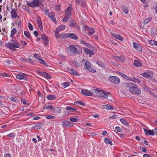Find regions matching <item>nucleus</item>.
<instances>
[{"label": "nucleus", "mask_w": 157, "mask_h": 157, "mask_svg": "<svg viewBox=\"0 0 157 157\" xmlns=\"http://www.w3.org/2000/svg\"><path fill=\"white\" fill-rule=\"evenodd\" d=\"M41 39L44 40L48 39L47 36L44 33H43L41 36Z\"/></svg>", "instance_id": "37998d69"}, {"label": "nucleus", "mask_w": 157, "mask_h": 157, "mask_svg": "<svg viewBox=\"0 0 157 157\" xmlns=\"http://www.w3.org/2000/svg\"><path fill=\"white\" fill-rule=\"evenodd\" d=\"M120 121L124 125L128 126L129 124L127 121H125L124 119L121 118L120 119Z\"/></svg>", "instance_id": "cd10ccee"}, {"label": "nucleus", "mask_w": 157, "mask_h": 157, "mask_svg": "<svg viewBox=\"0 0 157 157\" xmlns=\"http://www.w3.org/2000/svg\"><path fill=\"white\" fill-rule=\"evenodd\" d=\"M72 63L73 64H74L76 66H79V63H78L76 62L75 61H73Z\"/></svg>", "instance_id": "052dcab7"}, {"label": "nucleus", "mask_w": 157, "mask_h": 157, "mask_svg": "<svg viewBox=\"0 0 157 157\" xmlns=\"http://www.w3.org/2000/svg\"><path fill=\"white\" fill-rule=\"evenodd\" d=\"M47 98L49 100H53L56 98V96L53 95H48L47 97Z\"/></svg>", "instance_id": "bb28decb"}, {"label": "nucleus", "mask_w": 157, "mask_h": 157, "mask_svg": "<svg viewBox=\"0 0 157 157\" xmlns=\"http://www.w3.org/2000/svg\"><path fill=\"white\" fill-rule=\"evenodd\" d=\"M85 65L86 69L90 71L95 73L96 72V70L94 69H92L91 67V64L90 62L86 61L85 63Z\"/></svg>", "instance_id": "39448f33"}, {"label": "nucleus", "mask_w": 157, "mask_h": 157, "mask_svg": "<svg viewBox=\"0 0 157 157\" xmlns=\"http://www.w3.org/2000/svg\"><path fill=\"white\" fill-rule=\"evenodd\" d=\"M140 149L142 151L144 152H146L147 151V149H146V148L144 147H140Z\"/></svg>", "instance_id": "4d7b16f0"}, {"label": "nucleus", "mask_w": 157, "mask_h": 157, "mask_svg": "<svg viewBox=\"0 0 157 157\" xmlns=\"http://www.w3.org/2000/svg\"><path fill=\"white\" fill-rule=\"evenodd\" d=\"M143 157H151V156L149 154H144L143 155Z\"/></svg>", "instance_id": "338daca9"}, {"label": "nucleus", "mask_w": 157, "mask_h": 157, "mask_svg": "<svg viewBox=\"0 0 157 157\" xmlns=\"http://www.w3.org/2000/svg\"><path fill=\"white\" fill-rule=\"evenodd\" d=\"M44 109H50L52 111H54L55 110V108L52 105H48L46 106L45 105L44 107Z\"/></svg>", "instance_id": "393cba45"}, {"label": "nucleus", "mask_w": 157, "mask_h": 157, "mask_svg": "<svg viewBox=\"0 0 157 157\" xmlns=\"http://www.w3.org/2000/svg\"><path fill=\"white\" fill-rule=\"evenodd\" d=\"M59 36L62 38L65 39L68 38L69 33L61 34Z\"/></svg>", "instance_id": "a878e982"}, {"label": "nucleus", "mask_w": 157, "mask_h": 157, "mask_svg": "<svg viewBox=\"0 0 157 157\" xmlns=\"http://www.w3.org/2000/svg\"><path fill=\"white\" fill-rule=\"evenodd\" d=\"M56 112L58 113H59L61 111V109L59 107H56L55 108Z\"/></svg>", "instance_id": "603ef678"}, {"label": "nucleus", "mask_w": 157, "mask_h": 157, "mask_svg": "<svg viewBox=\"0 0 157 157\" xmlns=\"http://www.w3.org/2000/svg\"><path fill=\"white\" fill-rule=\"evenodd\" d=\"M4 157H11V154L9 153H7L4 155Z\"/></svg>", "instance_id": "774afa93"}, {"label": "nucleus", "mask_w": 157, "mask_h": 157, "mask_svg": "<svg viewBox=\"0 0 157 157\" xmlns=\"http://www.w3.org/2000/svg\"><path fill=\"white\" fill-rule=\"evenodd\" d=\"M129 86V90L132 93L135 94H140L141 93V90L137 87L136 86V85L132 83H128Z\"/></svg>", "instance_id": "7ed1b4c3"}, {"label": "nucleus", "mask_w": 157, "mask_h": 157, "mask_svg": "<svg viewBox=\"0 0 157 157\" xmlns=\"http://www.w3.org/2000/svg\"><path fill=\"white\" fill-rule=\"evenodd\" d=\"M153 74L152 72H150V74H148V73H147V72L145 73H142L140 75L144 77L147 78L148 77L151 78L152 77L153 75Z\"/></svg>", "instance_id": "f3484780"}, {"label": "nucleus", "mask_w": 157, "mask_h": 157, "mask_svg": "<svg viewBox=\"0 0 157 157\" xmlns=\"http://www.w3.org/2000/svg\"><path fill=\"white\" fill-rule=\"evenodd\" d=\"M93 90L94 91V92L97 94V96L101 98H103L104 97V95H103V93H100L99 91L98 92H96V89H93Z\"/></svg>", "instance_id": "5701e85b"}, {"label": "nucleus", "mask_w": 157, "mask_h": 157, "mask_svg": "<svg viewBox=\"0 0 157 157\" xmlns=\"http://www.w3.org/2000/svg\"><path fill=\"white\" fill-rule=\"evenodd\" d=\"M49 18L55 24H56L57 21L56 19L54 13L53 12L50 13V14L49 15Z\"/></svg>", "instance_id": "4468645a"}, {"label": "nucleus", "mask_w": 157, "mask_h": 157, "mask_svg": "<svg viewBox=\"0 0 157 157\" xmlns=\"http://www.w3.org/2000/svg\"><path fill=\"white\" fill-rule=\"evenodd\" d=\"M0 75L5 77H9L10 75L9 74L5 72L0 73Z\"/></svg>", "instance_id": "a19ab883"}, {"label": "nucleus", "mask_w": 157, "mask_h": 157, "mask_svg": "<svg viewBox=\"0 0 157 157\" xmlns=\"http://www.w3.org/2000/svg\"><path fill=\"white\" fill-rule=\"evenodd\" d=\"M151 20V17H148L146 19H145V20H144V23L145 24H146L147 23H148L149 22H150Z\"/></svg>", "instance_id": "e433bc0d"}, {"label": "nucleus", "mask_w": 157, "mask_h": 157, "mask_svg": "<svg viewBox=\"0 0 157 157\" xmlns=\"http://www.w3.org/2000/svg\"><path fill=\"white\" fill-rule=\"evenodd\" d=\"M20 60L23 63H26L27 62V60L23 58H21Z\"/></svg>", "instance_id": "5fc2aeb1"}, {"label": "nucleus", "mask_w": 157, "mask_h": 157, "mask_svg": "<svg viewBox=\"0 0 157 157\" xmlns=\"http://www.w3.org/2000/svg\"><path fill=\"white\" fill-rule=\"evenodd\" d=\"M62 126H63L69 127H72L73 125L72 123H71L69 121H65L62 122Z\"/></svg>", "instance_id": "f8f14e48"}, {"label": "nucleus", "mask_w": 157, "mask_h": 157, "mask_svg": "<svg viewBox=\"0 0 157 157\" xmlns=\"http://www.w3.org/2000/svg\"><path fill=\"white\" fill-rule=\"evenodd\" d=\"M7 136L8 137H15V134L13 132L10 133L7 135Z\"/></svg>", "instance_id": "a18cd8bd"}, {"label": "nucleus", "mask_w": 157, "mask_h": 157, "mask_svg": "<svg viewBox=\"0 0 157 157\" xmlns=\"http://www.w3.org/2000/svg\"><path fill=\"white\" fill-rule=\"evenodd\" d=\"M79 120V119L78 118H76L74 117H71V118L70 119V121H71L72 122H76L78 121Z\"/></svg>", "instance_id": "ea45409f"}, {"label": "nucleus", "mask_w": 157, "mask_h": 157, "mask_svg": "<svg viewBox=\"0 0 157 157\" xmlns=\"http://www.w3.org/2000/svg\"><path fill=\"white\" fill-rule=\"evenodd\" d=\"M69 51L75 54H79L82 51V48L76 45H71L68 47Z\"/></svg>", "instance_id": "f03ea898"}, {"label": "nucleus", "mask_w": 157, "mask_h": 157, "mask_svg": "<svg viewBox=\"0 0 157 157\" xmlns=\"http://www.w3.org/2000/svg\"><path fill=\"white\" fill-rule=\"evenodd\" d=\"M83 50L87 54H89L90 50L89 49L85 48H83Z\"/></svg>", "instance_id": "09e8293b"}, {"label": "nucleus", "mask_w": 157, "mask_h": 157, "mask_svg": "<svg viewBox=\"0 0 157 157\" xmlns=\"http://www.w3.org/2000/svg\"><path fill=\"white\" fill-rule=\"evenodd\" d=\"M122 9L124 13L127 14L128 13V10L127 8L124 6H123L122 7Z\"/></svg>", "instance_id": "c9c22d12"}, {"label": "nucleus", "mask_w": 157, "mask_h": 157, "mask_svg": "<svg viewBox=\"0 0 157 157\" xmlns=\"http://www.w3.org/2000/svg\"><path fill=\"white\" fill-rule=\"evenodd\" d=\"M27 76L28 75L27 74L22 73L18 74L16 75V78L18 79H23L25 81H27L28 80Z\"/></svg>", "instance_id": "20e7f679"}, {"label": "nucleus", "mask_w": 157, "mask_h": 157, "mask_svg": "<svg viewBox=\"0 0 157 157\" xmlns=\"http://www.w3.org/2000/svg\"><path fill=\"white\" fill-rule=\"evenodd\" d=\"M46 118L48 119H54L55 118V117L50 115H47Z\"/></svg>", "instance_id": "c03bdc74"}, {"label": "nucleus", "mask_w": 157, "mask_h": 157, "mask_svg": "<svg viewBox=\"0 0 157 157\" xmlns=\"http://www.w3.org/2000/svg\"><path fill=\"white\" fill-rule=\"evenodd\" d=\"M59 31L57 30L56 29V30L55 31V36L57 38H58V37H59V34H58V33H59Z\"/></svg>", "instance_id": "3c124183"}, {"label": "nucleus", "mask_w": 157, "mask_h": 157, "mask_svg": "<svg viewBox=\"0 0 157 157\" xmlns=\"http://www.w3.org/2000/svg\"><path fill=\"white\" fill-rule=\"evenodd\" d=\"M74 103L75 104L80 105L83 106H85V103H83L82 101H76L74 102Z\"/></svg>", "instance_id": "72a5a7b5"}, {"label": "nucleus", "mask_w": 157, "mask_h": 157, "mask_svg": "<svg viewBox=\"0 0 157 157\" xmlns=\"http://www.w3.org/2000/svg\"><path fill=\"white\" fill-rule=\"evenodd\" d=\"M44 12L47 15H49V10L48 9L45 10H44Z\"/></svg>", "instance_id": "864d4df0"}, {"label": "nucleus", "mask_w": 157, "mask_h": 157, "mask_svg": "<svg viewBox=\"0 0 157 157\" xmlns=\"http://www.w3.org/2000/svg\"><path fill=\"white\" fill-rule=\"evenodd\" d=\"M77 24L75 23H72L69 25V26L71 27L75 26L76 25H77Z\"/></svg>", "instance_id": "bf43d9fd"}, {"label": "nucleus", "mask_w": 157, "mask_h": 157, "mask_svg": "<svg viewBox=\"0 0 157 157\" xmlns=\"http://www.w3.org/2000/svg\"><path fill=\"white\" fill-rule=\"evenodd\" d=\"M114 59L119 62H123L124 60V57L123 56H116L115 57Z\"/></svg>", "instance_id": "6ab92c4d"}, {"label": "nucleus", "mask_w": 157, "mask_h": 157, "mask_svg": "<svg viewBox=\"0 0 157 157\" xmlns=\"http://www.w3.org/2000/svg\"><path fill=\"white\" fill-rule=\"evenodd\" d=\"M112 35L115 38L118 39V40L121 41L123 40V38L121 36L117 35L116 34H112Z\"/></svg>", "instance_id": "aec40b11"}, {"label": "nucleus", "mask_w": 157, "mask_h": 157, "mask_svg": "<svg viewBox=\"0 0 157 157\" xmlns=\"http://www.w3.org/2000/svg\"><path fill=\"white\" fill-rule=\"evenodd\" d=\"M65 26L63 25L59 26V27L56 29L59 31H60L63 30L65 29Z\"/></svg>", "instance_id": "c85d7f7f"}, {"label": "nucleus", "mask_w": 157, "mask_h": 157, "mask_svg": "<svg viewBox=\"0 0 157 157\" xmlns=\"http://www.w3.org/2000/svg\"><path fill=\"white\" fill-rule=\"evenodd\" d=\"M66 109L67 110L72 111L73 112H76L77 110V109L75 108H73L70 106H67V107L66 108Z\"/></svg>", "instance_id": "2f4dec72"}, {"label": "nucleus", "mask_w": 157, "mask_h": 157, "mask_svg": "<svg viewBox=\"0 0 157 157\" xmlns=\"http://www.w3.org/2000/svg\"><path fill=\"white\" fill-rule=\"evenodd\" d=\"M11 14L12 18H16L17 16V13L14 9H12L11 12Z\"/></svg>", "instance_id": "a211bd4d"}, {"label": "nucleus", "mask_w": 157, "mask_h": 157, "mask_svg": "<svg viewBox=\"0 0 157 157\" xmlns=\"http://www.w3.org/2000/svg\"><path fill=\"white\" fill-rule=\"evenodd\" d=\"M115 129L116 131L118 132H122V129L119 127H116Z\"/></svg>", "instance_id": "58836bf2"}, {"label": "nucleus", "mask_w": 157, "mask_h": 157, "mask_svg": "<svg viewBox=\"0 0 157 157\" xmlns=\"http://www.w3.org/2000/svg\"><path fill=\"white\" fill-rule=\"evenodd\" d=\"M102 107L103 108H105L107 109H113L112 106L108 104L103 105H102Z\"/></svg>", "instance_id": "b1692460"}, {"label": "nucleus", "mask_w": 157, "mask_h": 157, "mask_svg": "<svg viewBox=\"0 0 157 157\" xmlns=\"http://www.w3.org/2000/svg\"><path fill=\"white\" fill-rule=\"evenodd\" d=\"M71 74L72 75L79 76V75L78 73L73 68L71 67Z\"/></svg>", "instance_id": "c756f323"}, {"label": "nucleus", "mask_w": 157, "mask_h": 157, "mask_svg": "<svg viewBox=\"0 0 157 157\" xmlns=\"http://www.w3.org/2000/svg\"><path fill=\"white\" fill-rule=\"evenodd\" d=\"M69 37L75 40H77L78 39L77 36L74 33H69Z\"/></svg>", "instance_id": "4be33fe9"}, {"label": "nucleus", "mask_w": 157, "mask_h": 157, "mask_svg": "<svg viewBox=\"0 0 157 157\" xmlns=\"http://www.w3.org/2000/svg\"><path fill=\"white\" fill-rule=\"evenodd\" d=\"M133 47L138 51L141 52L142 51V49L141 46L138 44L134 42L133 43Z\"/></svg>", "instance_id": "9b49d317"}, {"label": "nucleus", "mask_w": 157, "mask_h": 157, "mask_svg": "<svg viewBox=\"0 0 157 157\" xmlns=\"http://www.w3.org/2000/svg\"><path fill=\"white\" fill-rule=\"evenodd\" d=\"M104 142L105 143L109 144L111 145L113 144V143L112 141L108 138H105L104 139Z\"/></svg>", "instance_id": "7c9ffc66"}, {"label": "nucleus", "mask_w": 157, "mask_h": 157, "mask_svg": "<svg viewBox=\"0 0 157 157\" xmlns=\"http://www.w3.org/2000/svg\"><path fill=\"white\" fill-rule=\"evenodd\" d=\"M28 61L29 62L31 63H33V61L32 60L31 58H28Z\"/></svg>", "instance_id": "69168bd1"}, {"label": "nucleus", "mask_w": 157, "mask_h": 157, "mask_svg": "<svg viewBox=\"0 0 157 157\" xmlns=\"http://www.w3.org/2000/svg\"><path fill=\"white\" fill-rule=\"evenodd\" d=\"M86 30L88 31V34L89 35H91L94 33V29L93 28H90L88 26H86L85 28Z\"/></svg>", "instance_id": "dca6fc26"}, {"label": "nucleus", "mask_w": 157, "mask_h": 157, "mask_svg": "<svg viewBox=\"0 0 157 157\" xmlns=\"http://www.w3.org/2000/svg\"><path fill=\"white\" fill-rule=\"evenodd\" d=\"M27 5L31 7H35L39 6L40 4L37 1L33 0L32 2L28 3Z\"/></svg>", "instance_id": "9d476101"}, {"label": "nucleus", "mask_w": 157, "mask_h": 157, "mask_svg": "<svg viewBox=\"0 0 157 157\" xmlns=\"http://www.w3.org/2000/svg\"><path fill=\"white\" fill-rule=\"evenodd\" d=\"M34 57L36 59H38L39 60V59H40V56H39V55L38 54H35L34 55Z\"/></svg>", "instance_id": "13d9d810"}, {"label": "nucleus", "mask_w": 157, "mask_h": 157, "mask_svg": "<svg viewBox=\"0 0 157 157\" xmlns=\"http://www.w3.org/2000/svg\"><path fill=\"white\" fill-rule=\"evenodd\" d=\"M134 79L136 81H135L134 82L135 83H139L140 82V81L138 77L137 78H134Z\"/></svg>", "instance_id": "680f3d73"}, {"label": "nucleus", "mask_w": 157, "mask_h": 157, "mask_svg": "<svg viewBox=\"0 0 157 157\" xmlns=\"http://www.w3.org/2000/svg\"><path fill=\"white\" fill-rule=\"evenodd\" d=\"M96 63L99 66L103 67H105V65L104 63L101 62L96 61Z\"/></svg>", "instance_id": "f704fd0d"}, {"label": "nucleus", "mask_w": 157, "mask_h": 157, "mask_svg": "<svg viewBox=\"0 0 157 157\" xmlns=\"http://www.w3.org/2000/svg\"><path fill=\"white\" fill-rule=\"evenodd\" d=\"M51 77V76L50 75L47 73L45 78L48 79H50Z\"/></svg>", "instance_id": "e2e57ef3"}, {"label": "nucleus", "mask_w": 157, "mask_h": 157, "mask_svg": "<svg viewBox=\"0 0 157 157\" xmlns=\"http://www.w3.org/2000/svg\"><path fill=\"white\" fill-rule=\"evenodd\" d=\"M70 85V83L69 82H64L63 83V85L62 86L66 88L68 86H69Z\"/></svg>", "instance_id": "79ce46f5"}, {"label": "nucleus", "mask_w": 157, "mask_h": 157, "mask_svg": "<svg viewBox=\"0 0 157 157\" xmlns=\"http://www.w3.org/2000/svg\"><path fill=\"white\" fill-rule=\"evenodd\" d=\"M16 32H17V30H16V29L15 28H14L11 30V33H12V34H14L16 33Z\"/></svg>", "instance_id": "6e6d98bb"}, {"label": "nucleus", "mask_w": 157, "mask_h": 157, "mask_svg": "<svg viewBox=\"0 0 157 157\" xmlns=\"http://www.w3.org/2000/svg\"><path fill=\"white\" fill-rule=\"evenodd\" d=\"M111 82L115 84H118L120 82V79L117 76H112L109 77Z\"/></svg>", "instance_id": "423d86ee"}, {"label": "nucleus", "mask_w": 157, "mask_h": 157, "mask_svg": "<svg viewBox=\"0 0 157 157\" xmlns=\"http://www.w3.org/2000/svg\"><path fill=\"white\" fill-rule=\"evenodd\" d=\"M24 34L28 38H30L31 37V36L29 32H28L25 31L24 32Z\"/></svg>", "instance_id": "4c0bfd02"}, {"label": "nucleus", "mask_w": 157, "mask_h": 157, "mask_svg": "<svg viewBox=\"0 0 157 157\" xmlns=\"http://www.w3.org/2000/svg\"><path fill=\"white\" fill-rule=\"evenodd\" d=\"M44 122L42 123H40L39 124H36L34 127H36L37 129H40L42 128V127L43 125Z\"/></svg>", "instance_id": "473e14b6"}, {"label": "nucleus", "mask_w": 157, "mask_h": 157, "mask_svg": "<svg viewBox=\"0 0 157 157\" xmlns=\"http://www.w3.org/2000/svg\"><path fill=\"white\" fill-rule=\"evenodd\" d=\"M5 45L7 48L13 51L15 50V48H19L20 46V44L16 40H11L10 43H6Z\"/></svg>", "instance_id": "f257e3e1"}, {"label": "nucleus", "mask_w": 157, "mask_h": 157, "mask_svg": "<svg viewBox=\"0 0 157 157\" xmlns=\"http://www.w3.org/2000/svg\"><path fill=\"white\" fill-rule=\"evenodd\" d=\"M48 42H49V41H48V39L47 40H44L43 41V43L44 45L45 46H47V45H48Z\"/></svg>", "instance_id": "49530a36"}, {"label": "nucleus", "mask_w": 157, "mask_h": 157, "mask_svg": "<svg viewBox=\"0 0 157 157\" xmlns=\"http://www.w3.org/2000/svg\"><path fill=\"white\" fill-rule=\"evenodd\" d=\"M133 65L137 67H139L142 65V63L138 60H135L134 62Z\"/></svg>", "instance_id": "412c9836"}, {"label": "nucleus", "mask_w": 157, "mask_h": 157, "mask_svg": "<svg viewBox=\"0 0 157 157\" xmlns=\"http://www.w3.org/2000/svg\"><path fill=\"white\" fill-rule=\"evenodd\" d=\"M144 90L146 92H150L151 91L148 88L146 87H144L143 88Z\"/></svg>", "instance_id": "0e129e2a"}, {"label": "nucleus", "mask_w": 157, "mask_h": 157, "mask_svg": "<svg viewBox=\"0 0 157 157\" xmlns=\"http://www.w3.org/2000/svg\"><path fill=\"white\" fill-rule=\"evenodd\" d=\"M77 4H78L82 7H84L86 6V2L84 0H75Z\"/></svg>", "instance_id": "ddd939ff"}, {"label": "nucleus", "mask_w": 157, "mask_h": 157, "mask_svg": "<svg viewBox=\"0 0 157 157\" xmlns=\"http://www.w3.org/2000/svg\"><path fill=\"white\" fill-rule=\"evenodd\" d=\"M96 92H98V91H99L100 93H103V94L104 95L103 98H108V96L110 95V93L109 92H105L104 90H102L100 89H96Z\"/></svg>", "instance_id": "6e6552de"}, {"label": "nucleus", "mask_w": 157, "mask_h": 157, "mask_svg": "<svg viewBox=\"0 0 157 157\" xmlns=\"http://www.w3.org/2000/svg\"><path fill=\"white\" fill-rule=\"evenodd\" d=\"M81 92L82 94L85 96H91L92 94V92L86 89H82L81 90Z\"/></svg>", "instance_id": "1a4fd4ad"}, {"label": "nucleus", "mask_w": 157, "mask_h": 157, "mask_svg": "<svg viewBox=\"0 0 157 157\" xmlns=\"http://www.w3.org/2000/svg\"><path fill=\"white\" fill-rule=\"evenodd\" d=\"M144 131L146 135H154V132L153 130H151L149 129L148 130L144 128Z\"/></svg>", "instance_id": "2eb2a0df"}, {"label": "nucleus", "mask_w": 157, "mask_h": 157, "mask_svg": "<svg viewBox=\"0 0 157 157\" xmlns=\"http://www.w3.org/2000/svg\"><path fill=\"white\" fill-rule=\"evenodd\" d=\"M28 27L29 29L31 31H32L33 30V27L31 24L30 23H28Z\"/></svg>", "instance_id": "de8ad7c7"}, {"label": "nucleus", "mask_w": 157, "mask_h": 157, "mask_svg": "<svg viewBox=\"0 0 157 157\" xmlns=\"http://www.w3.org/2000/svg\"><path fill=\"white\" fill-rule=\"evenodd\" d=\"M72 10V8L71 6H70L67 8L65 12L66 16L65 17L66 18H67L68 19L71 17V12Z\"/></svg>", "instance_id": "0eeeda50"}, {"label": "nucleus", "mask_w": 157, "mask_h": 157, "mask_svg": "<svg viewBox=\"0 0 157 157\" xmlns=\"http://www.w3.org/2000/svg\"><path fill=\"white\" fill-rule=\"evenodd\" d=\"M117 116L116 115L114 114L112 116L110 117L109 118L110 119H113L117 117Z\"/></svg>", "instance_id": "8fccbe9b"}]
</instances>
